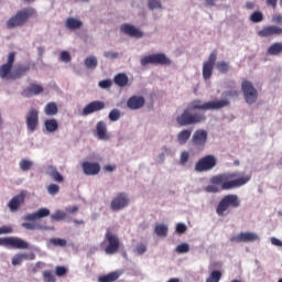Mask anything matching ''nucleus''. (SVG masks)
<instances>
[{"instance_id":"f03ea898","label":"nucleus","mask_w":282,"mask_h":282,"mask_svg":"<svg viewBox=\"0 0 282 282\" xmlns=\"http://www.w3.org/2000/svg\"><path fill=\"white\" fill-rule=\"evenodd\" d=\"M36 14V11L32 7L23 8L21 10H18L14 15H12L7 21V28L8 30H14V28H23L32 17Z\"/></svg>"},{"instance_id":"09e8293b","label":"nucleus","mask_w":282,"mask_h":282,"mask_svg":"<svg viewBox=\"0 0 282 282\" xmlns=\"http://www.w3.org/2000/svg\"><path fill=\"white\" fill-rule=\"evenodd\" d=\"M191 247L188 246V243H181L176 247V252L178 254H186V252H189Z\"/></svg>"},{"instance_id":"5701e85b","label":"nucleus","mask_w":282,"mask_h":282,"mask_svg":"<svg viewBox=\"0 0 282 282\" xmlns=\"http://www.w3.org/2000/svg\"><path fill=\"white\" fill-rule=\"evenodd\" d=\"M39 94H43V86L37 84H31L22 91L24 98H32V96H39Z\"/></svg>"},{"instance_id":"a18cd8bd","label":"nucleus","mask_w":282,"mask_h":282,"mask_svg":"<svg viewBox=\"0 0 282 282\" xmlns=\"http://www.w3.org/2000/svg\"><path fill=\"white\" fill-rule=\"evenodd\" d=\"M109 120L111 122H118V120H120V110L118 109H112L110 112H109V116H108Z\"/></svg>"},{"instance_id":"c756f323","label":"nucleus","mask_w":282,"mask_h":282,"mask_svg":"<svg viewBox=\"0 0 282 282\" xmlns=\"http://www.w3.org/2000/svg\"><path fill=\"white\" fill-rule=\"evenodd\" d=\"M44 127L48 133H54L58 131V121L56 119H46L44 121Z\"/></svg>"},{"instance_id":"aec40b11","label":"nucleus","mask_w":282,"mask_h":282,"mask_svg":"<svg viewBox=\"0 0 282 282\" xmlns=\"http://www.w3.org/2000/svg\"><path fill=\"white\" fill-rule=\"evenodd\" d=\"M36 259V254L34 252L31 253H17L13 256L11 263L12 265H21L23 261H34Z\"/></svg>"},{"instance_id":"69168bd1","label":"nucleus","mask_w":282,"mask_h":282,"mask_svg":"<svg viewBox=\"0 0 282 282\" xmlns=\"http://www.w3.org/2000/svg\"><path fill=\"white\" fill-rule=\"evenodd\" d=\"M273 22L282 24V15L281 14L273 15Z\"/></svg>"},{"instance_id":"0e129e2a","label":"nucleus","mask_w":282,"mask_h":282,"mask_svg":"<svg viewBox=\"0 0 282 282\" xmlns=\"http://www.w3.org/2000/svg\"><path fill=\"white\" fill-rule=\"evenodd\" d=\"M66 213L69 215H74V213H78V206L67 207Z\"/></svg>"},{"instance_id":"a211bd4d","label":"nucleus","mask_w":282,"mask_h":282,"mask_svg":"<svg viewBox=\"0 0 282 282\" xmlns=\"http://www.w3.org/2000/svg\"><path fill=\"white\" fill-rule=\"evenodd\" d=\"M102 109H105V101L95 100L84 107L82 116H91V113L102 111Z\"/></svg>"},{"instance_id":"4d7b16f0","label":"nucleus","mask_w":282,"mask_h":282,"mask_svg":"<svg viewBox=\"0 0 282 282\" xmlns=\"http://www.w3.org/2000/svg\"><path fill=\"white\" fill-rule=\"evenodd\" d=\"M111 80L109 79H104L101 82H99V87H101V89H109V87H111Z\"/></svg>"},{"instance_id":"a878e982","label":"nucleus","mask_w":282,"mask_h":282,"mask_svg":"<svg viewBox=\"0 0 282 282\" xmlns=\"http://www.w3.org/2000/svg\"><path fill=\"white\" fill-rule=\"evenodd\" d=\"M46 175L52 177L53 182H57L58 184H63L65 182V177L62 176L58 170L54 165L47 166Z\"/></svg>"},{"instance_id":"20e7f679","label":"nucleus","mask_w":282,"mask_h":282,"mask_svg":"<svg viewBox=\"0 0 282 282\" xmlns=\"http://www.w3.org/2000/svg\"><path fill=\"white\" fill-rule=\"evenodd\" d=\"M241 206V200L237 194L225 195L216 207V214L218 217H224L226 210L229 208H239Z\"/></svg>"},{"instance_id":"774afa93","label":"nucleus","mask_w":282,"mask_h":282,"mask_svg":"<svg viewBox=\"0 0 282 282\" xmlns=\"http://www.w3.org/2000/svg\"><path fill=\"white\" fill-rule=\"evenodd\" d=\"M105 171H107L108 173H112V171L116 169V165H106Z\"/></svg>"},{"instance_id":"603ef678","label":"nucleus","mask_w":282,"mask_h":282,"mask_svg":"<svg viewBox=\"0 0 282 282\" xmlns=\"http://www.w3.org/2000/svg\"><path fill=\"white\" fill-rule=\"evenodd\" d=\"M205 63L215 66V63H217V51L212 52L208 57V61H206Z\"/></svg>"},{"instance_id":"2eb2a0df","label":"nucleus","mask_w":282,"mask_h":282,"mask_svg":"<svg viewBox=\"0 0 282 282\" xmlns=\"http://www.w3.org/2000/svg\"><path fill=\"white\" fill-rule=\"evenodd\" d=\"M129 206V196L124 193H119L110 203L111 210L118 212Z\"/></svg>"},{"instance_id":"dca6fc26","label":"nucleus","mask_w":282,"mask_h":282,"mask_svg":"<svg viewBox=\"0 0 282 282\" xmlns=\"http://www.w3.org/2000/svg\"><path fill=\"white\" fill-rule=\"evenodd\" d=\"M26 196H28V192L22 191L20 192V194L11 198V200L8 203V207L11 210V213H17V210L21 208V205L24 204Z\"/></svg>"},{"instance_id":"f8f14e48","label":"nucleus","mask_w":282,"mask_h":282,"mask_svg":"<svg viewBox=\"0 0 282 282\" xmlns=\"http://www.w3.org/2000/svg\"><path fill=\"white\" fill-rule=\"evenodd\" d=\"M206 142H208V132L204 129L196 130L192 137V144L196 147V149H204Z\"/></svg>"},{"instance_id":"49530a36","label":"nucleus","mask_w":282,"mask_h":282,"mask_svg":"<svg viewBox=\"0 0 282 282\" xmlns=\"http://www.w3.org/2000/svg\"><path fill=\"white\" fill-rule=\"evenodd\" d=\"M148 8L150 10H161L162 2H160V0H149Z\"/></svg>"},{"instance_id":"e433bc0d","label":"nucleus","mask_w":282,"mask_h":282,"mask_svg":"<svg viewBox=\"0 0 282 282\" xmlns=\"http://www.w3.org/2000/svg\"><path fill=\"white\" fill-rule=\"evenodd\" d=\"M154 232L158 237H166L169 235V227L164 224H159L155 226Z\"/></svg>"},{"instance_id":"1a4fd4ad","label":"nucleus","mask_w":282,"mask_h":282,"mask_svg":"<svg viewBox=\"0 0 282 282\" xmlns=\"http://www.w3.org/2000/svg\"><path fill=\"white\" fill-rule=\"evenodd\" d=\"M0 246L14 248L15 250H28L30 248V245L25 240L14 237L0 238Z\"/></svg>"},{"instance_id":"393cba45","label":"nucleus","mask_w":282,"mask_h":282,"mask_svg":"<svg viewBox=\"0 0 282 282\" xmlns=\"http://www.w3.org/2000/svg\"><path fill=\"white\" fill-rule=\"evenodd\" d=\"M96 133L99 140H109L110 138L109 132H107V123L105 121L97 122Z\"/></svg>"},{"instance_id":"680f3d73","label":"nucleus","mask_w":282,"mask_h":282,"mask_svg":"<svg viewBox=\"0 0 282 282\" xmlns=\"http://www.w3.org/2000/svg\"><path fill=\"white\" fill-rule=\"evenodd\" d=\"M225 96H227L228 98H237V96H239V91L228 90L227 93H225Z\"/></svg>"},{"instance_id":"79ce46f5","label":"nucleus","mask_w":282,"mask_h":282,"mask_svg":"<svg viewBox=\"0 0 282 282\" xmlns=\"http://www.w3.org/2000/svg\"><path fill=\"white\" fill-rule=\"evenodd\" d=\"M50 243L55 247L65 248V246H67V240L62 238H52L50 239Z\"/></svg>"},{"instance_id":"4c0bfd02","label":"nucleus","mask_w":282,"mask_h":282,"mask_svg":"<svg viewBox=\"0 0 282 282\" xmlns=\"http://www.w3.org/2000/svg\"><path fill=\"white\" fill-rule=\"evenodd\" d=\"M84 63L87 69H96L98 67V58H96V56L86 57Z\"/></svg>"},{"instance_id":"4be33fe9","label":"nucleus","mask_w":282,"mask_h":282,"mask_svg":"<svg viewBox=\"0 0 282 282\" xmlns=\"http://www.w3.org/2000/svg\"><path fill=\"white\" fill-rule=\"evenodd\" d=\"M43 217H50V209L40 208L32 214L24 216V221H36V219H43Z\"/></svg>"},{"instance_id":"bb28decb","label":"nucleus","mask_w":282,"mask_h":282,"mask_svg":"<svg viewBox=\"0 0 282 282\" xmlns=\"http://www.w3.org/2000/svg\"><path fill=\"white\" fill-rule=\"evenodd\" d=\"M122 276V271H112L106 275H100L98 278L99 282H116Z\"/></svg>"},{"instance_id":"ea45409f","label":"nucleus","mask_w":282,"mask_h":282,"mask_svg":"<svg viewBox=\"0 0 282 282\" xmlns=\"http://www.w3.org/2000/svg\"><path fill=\"white\" fill-rule=\"evenodd\" d=\"M221 281V271L214 270L209 274V276L206 279V282H219Z\"/></svg>"},{"instance_id":"ddd939ff","label":"nucleus","mask_w":282,"mask_h":282,"mask_svg":"<svg viewBox=\"0 0 282 282\" xmlns=\"http://www.w3.org/2000/svg\"><path fill=\"white\" fill-rule=\"evenodd\" d=\"M260 39H272V36H281L282 28L278 25H267L257 32Z\"/></svg>"},{"instance_id":"b1692460","label":"nucleus","mask_w":282,"mask_h":282,"mask_svg":"<svg viewBox=\"0 0 282 282\" xmlns=\"http://www.w3.org/2000/svg\"><path fill=\"white\" fill-rule=\"evenodd\" d=\"M145 100L144 97L142 96H132L128 99L127 101V106L129 109H142L143 105H144Z\"/></svg>"},{"instance_id":"13d9d810","label":"nucleus","mask_w":282,"mask_h":282,"mask_svg":"<svg viewBox=\"0 0 282 282\" xmlns=\"http://www.w3.org/2000/svg\"><path fill=\"white\" fill-rule=\"evenodd\" d=\"M10 234H12V227L10 226L0 227V235H10Z\"/></svg>"},{"instance_id":"c03bdc74","label":"nucleus","mask_w":282,"mask_h":282,"mask_svg":"<svg viewBox=\"0 0 282 282\" xmlns=\"http://www.w3.org/2000/svg\"><path fill=\"white\" fill-rule=\"evenodd\" d=\"M32 161L28 160V159H23L20 161L19 166L21 169V171H30V169H32Z\"/></svg>"},{"instance_id":"338daca9","label":"nucleus","mask_w":282,"mask_h":282,"mask_svg":"<svg viewBox=\"0 0 282 282\" xmlns=\"http://www.w3.org/2000/svg\"><path fill=\"white\" fill-rule=\"evenodd\" d=\"M278 0H267V6H271V8H276Z\"/></svg>"},{"instance_id":"473e14b6","label":"nucleus","mask_w":282,"mask_h":282,"mask_svg":"<svg viewBox=\"0 0 282 282\" xmlns=\"http://www.w3.org/2000/svg\"><path fill=\"white\" fill-rule=\"evenodd\" d=\"M213 69H215V66L213 64H208L204 62L203 64V78L204 80H209L213 76Z\"/></svg>"},{"instance_id":"423d86ee","label":"nucleus","mask_w":282,"mask_h":282,"mask_svg":"<svg viewBox=\"0 0 282 282\" xmlns=\"http://www.w3.org/2000/svg\"><path fill=\"white\" fill-rule=\"evenodd\" d=\"M217 166V158L213 154H207L198 160L195 164L196 173H206L213 171Z\"/></svg>"},{"instance_id":"8fccbe9b","label":"nucleus","mask_w":282,"mask_h":282,"mask_svg":"<svg viewBox=\"0 0 282 282\" xmlns=\"http://www.w3.org/2000/svg\"><path fill=\"white\" fill-rule=\"evenodd\" d=\"M44 282H56V278L52 271H44L43 272Z\"/></svg>"},{"instance_id":"cd10ccee","label":"nucleus","mask_w":282,"mask_h":282,"mask_svg":"<svg viewBox=\"0 0 282 282\" xmlns=\"http://www.w3.org/2000/svg\"><path fill=\"white\" fill-rule=\"evenodd\" d=\"M29 70H30V64H26V65L20 64L14 68L10 78H21V76H25Z\"/></svg>"},{"instance_id":"37998d69","label":"nucleus","mask_w":282,"mask_h":282,"mask_svg":"<svg viewBox=\"0 0 282 282\" xmlns=\"http://www.w3.org/2000/svg\"><path fill=\"white\" fill-rule=\"evenodd\" d=\"M250 21L252 23H261V21H263V13L261 11H254L251 15H250Z\"/></svg>"},{"instance_id":"5fc2aeb1","label":"nucleus","mask_w":282,"mask_h":282,"mask_svg":"<svg viewBox=\"0 0 282 282\" xmlns=\"http://www.w3.org/2000/svg\"><path fill=\"white\" fill-rule=\"evenodd\" d=\"M61 61H63V63H69V61H72V56L69 55L68 52L63 51L61 53Z\"/></svg>"},{"instance_id":"052dcab7","label":"nucleus","mask_w":282,"mask_h":282,"mask_svg":"<svg viewBox=\"0 0 282 282\" xmlns=\"http://www.w3.org/2000/svg\"><path fill=\"white\" fill-rule=\"evenodd\" d=\"M104 56L106 58H118L119 54H118V52L109 51V52L104 53Z\"/></svg>"},{"instance_id":"6e6552de","label":"nucleus","mask_w":282,"mask_h":282,"mask_svg":"<svg viewBox=\"0 0 282 282\" xmlns=\"http://www.w3.org/2000/svg\"><path fill=\"white\" fill-rule=\"evenodd\" d=\"M241 89L247 105H254V102H257V98H259L257 88H254L249 80H243L241 84Z\"/></svg>"},{"instance_id":"2f4dec72","label":"nucleus","mask_w":282,"mask_h":282,"mask_svg":"<svg viewBox=\"0 0 282 282\" xmlns=\"http://www.w3.org/2000/svg\"><path fill=\"white\" fill-rule=\"evenodd\" d=\"M115 84L118 85V87H127V85H129V77L124 73H119L115 77Z\"/></svg>"},{"instance_id":"6e6d98bb","label":"nucleus","mask_w":282,"mask_h":282,"mask_svg":"<svg viewBox=\"0 0 282 282\" xmlns=\"http://www.w3.org/2000/svg\"><path fill=\"white\" fill-rule=\"evenodd\" d=\"M135 252L138 254H144V252H147V245L144 243L137 245Z\"/></svg>"},{"instance_id":"c85d7f7f","label":"nucleus","mask_w":282,"mask_h":282,"mask_svg":"<svg viewBox=\"0 0 282 282\" xmlns=\"http://www.w3.org/2000/svg\"><path fill=\"white\" fill-rule=\"evenodd\" d=\"M267 54H269V56L281 55L282 54V42H274L273 44H271L267 50Z\"/></svg>"},{"instance_id":"e2e57ef3","label":"nucleus","mask_w":282,"mask_h":282,"mask_svg":"<svg viewBox=\"0 0 282 282\" xmlns=\"http://www.w3.org/2000/svg\"><path fill=\"white\" fill-rule=\"evenodd\" d=\"M271 243H272V246H276L278 248H282V241L279 240V238L272 237L271 238Z\"/></svg>"},{"instance_id":"7ed1b4c3","label":"nucleus","mask_w":282,"mask_h":282,"mask_svg":"<svg viewBox=\"0 0 282 282\" xmlns=\"http://www.w3.org/2000/svg\"><path fill=\"white\" fill-rule=\"evenodd\" d=\"M230 105V101L227 99L216 100V101H207L202 102L199 99L193 100L187 108H189L191 111L199 110V111H213L217 109H224V107H228Z\"/></svg>"},{"instance_id":"9b49d317","label":"nucleus","mask_w":282,"mask_h":282,"mask_svg":"<svg viewBox=\"0 0 282 282\" xmlns=\"http://www.w3.org/2000/svg\"><path fill=\"white\" fill-rule=\"evenodd\" d=\"M26 128L31 133L39 128V111L36 108H31L25 116Z\"/></svg>"},{"instance_id":"72a5a7b5","label":"nucleus","mask_w":282,"mask_h":282,"mask_svg":"<svg viewBox=\"0 0 282 282\" xmlns=\"http://www.w3.org/2000/svg\"><path fill=\"white\" fill-rule=\"evenodd\" d=\"M191 130H182L178 134H177V142L178 144H186V142H188V140H191Z\"/></svg>"},{"instance_id":"864d4df0","label":"nucleus","mask_w":282,"mask_h":282,"mask_svg":"<svg viewBox=\"0 0 282 282\" xmlns=\"http://www.w3.org/2000/svg\"><path fill=\"white\" fill-rule=\"evenodd\" d=\"M188 160H191V154L186 151H183L181 153V159H180L181 164H183V165L186 164V162H188Z\"/></svg>"},{"instance_id":"a19ab883","label":"nucleus","mask_w":282,"mask_h":282,"mask_svg":"<svg viewBox=\"0 0 282 282\" xmlns=\"http://www.w3.org/2000/svg\"><path fill=\"white\" fill-rule=\"evenodd\" d=\"M67 218V214L63 210H56L53 215H51L52 221H63Z\"/></svg>"},{"instance_id":"f257e3e1","label":"nucleus","mask_w":282,"mask_h":282,"mask_svg":"<svg viewBox=\"0 0 282 282\" xmlns=\"http://www.w3.org/2000/svg\"><path fill=\"white\" fill-rule=\"evenodd\" d=\"M252 180L250 174H246L243 172H227L223 174L215 175L210 178L212 184L205 187L207 193H219V188L221 191H234V188H241V186H246L248 182Z\"/></svg>"},{"instance_id":"de8ad7c7","label":"nucleus","mask_w":282,"mask_h":282,"mask_svg":"<svg viewBox=\"0 0 282 282\" xmlns=\"http://www.w3.org/2000/svg\"><path fill=\"white\" fill-rule=\"evenodd\" d=\"M59 192L61 187L57 184L52 183L47 186L48 195H58Z\"/></svg>"},{"instance_id":"bf43d9fd","label":"nucleus","mask_w":282,"mask_h":282,"mask_svg":"<svg viewBox=\"0 0 282 282\" xmlns=\"http://www.w3.org/2000/svg\"><path fill=\"white\" fill-rule=\"evenodd\" d=\"M185 231H186V225L184 224L176 225V232H178V235H184Z\"/></svg>"},{"instance_id":"c9c22d12","label":"nucleus","mask_w":282,"mask_h":282,"mask_svg":"<svg viewBox=\"0 0 282 282\" xmlns=\"http://www.w3.org/2000/svg\"><path fill=\"white\" fill-rule=\"evenodd\" d=\"M83 26V22H80V20L78 19H74V18H68L66 20V28H68V30H78V28Z\"/></svg>"},{"instance_id":"f3484780","label":"nucleus","mask_w":282,"mask_h":282,"mask_svg":"<svg viewBox=\"0 0 282 282\" xmlns=\"http://www.w3.org/2000/svg\"><path fill=\"white\" fill-rule=\"evenodd\" d=\"M15 56L17 54L14 52L9 53L8 62L0 66V78H10V72H12Z\"/></svg>"},{"instance_id":"39448f33","label":"nucleus","mask_w":282,"mask_h":282,"mask_svg":"<svg viewBox=\"0 0 282 282\" xmlns=\"http://www.w3.org/2000/svg\"><path fill=\"white\" fill-rule=\"evenodd\" d=\"M206 120L204 113H193L189 108H186L182 115L176 117V122L180 127H188L191 124H199Z\"/></svg>"},{"instance_id":"3c124183","label":"nucleus","mask_w":282,"mask_h":282,"mask_svg":"<svg viewBox=\"0 0 282 282\" xmlns=\"http://www.w3.org/2000/svg\"><path fill=\"white\" fill-rule=\"evenodd\" d=\"M55 274L56 276H65V274H67V268L63 265H57L55 268Z\"/></svg>"},{"instance_id":"0eeeda50","label":"nucleus","mask_w":282,"mask_h":282,"mask_svg":"<svg viewBox=\"0 0 282 282\" xmlns=\"http://www.w3.org/2000/svg\"><path fill=\"white\" fill-rule=\"evenodd\" d=\"M141 65H171V61L164 53H156L141 58Z\"/></svg>"},{"instance_id":"9d476101","label":"nucleus","mask_w":282,"mask_h":282,"mask_svg":"<svg viewBox=\"0 0 282 282\" xmlns=\"http://www.w3.org/2000/svg\"><path fill=\"white\" fill-rule=\"evenodd\" d=\"M106 240L108 241V246L105 249L106 254H116L120 250V238L113 232L108 231L106 232Z\"/></svg>"},{"instance_id":"58836bf2","label":"nucleus","mask_w":282,"mask_h":282,"mask_svg":"<svg viewBox=\"0 0 282 282\" xmlns=\"http://www.w3.org/2000/svg\"><path fill=\"white\" fill-rule=\"evenodd\" d=\"M216 69H218L220 74H228V72H230V64L228 62H217Z\"/></svg>"},{"instance_id":"412c9836","label":"nucleus","mask_w":282,"mask_h":282,"mask_svg":"<svg viewBox=\"0 0 282 282\" xmlns=\"http://www.w3.org/2000/svg\"><path fill=\"white\" fill-rule=\"evenodd\" d=\"M121 32H123V34H128V36H132L134 39H142V36H144V33H142V31H140L138 28H135L131 24H122Z\"/></svg>"},{"instance_id":"7c9ffc66","label":"nucleus","mask_w":282,"mask_h":282,"mask_svg":"<svg viewBox=\"0 0 282 282\" xmlns=\"http://www.w3.org/2000/svg\"><path fill=\"white\" fill-rule=\"evenodd\" d=\"M22 228L25 230H47V227L41 223H23Z\"/></svg>"},{"instance_id":"6ab92c4d","label":"nucleus","mask_w":282,"mask_h":282,"mask_svg":"<svg viewBox=\"0 0 282 282\" xmlns=\"http://www.w3.org/2000/svg\"><path fill=\"white\" fill-rule=\"evenodd\" d=\"M84 175H98L100 173V163L86 161L82 164Z\"/></svg>"},{"instance_id":"f704fd0d","label":"nucleus","mask_w":282,"mask_h":282,"mask_svg":"<svg viewBox=\"0 0 282 282\" xmlns=\"http://www.w3.org/2000/svg\"><path fill=\"white\" fill-rule=\"evenodd\" d=\"M44 113H46V116H56V113H58V106L56 102H48L44 108Z\"/></svg>"},{"instance_id":"4468645a","label":"nucleus","mask_w":282,"mask_h":282,"mask_svg":"<svg viewBox=\"0 0 282 282\" xmlns=\"http://www.w3.org/2000/svg\"><path fill=\"white\" fill-rule=\"evenodd\" d=\"M231 243H250L252 241H259V235L254 232H240L230 238Z\"/></svg>"}]
</instances>
